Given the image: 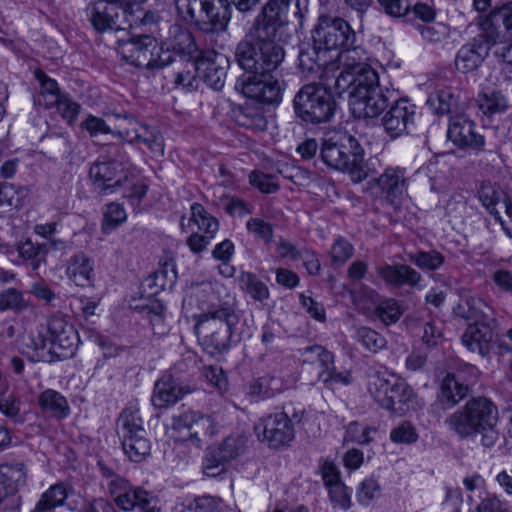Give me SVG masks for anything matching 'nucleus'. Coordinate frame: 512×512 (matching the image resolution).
<instances>
[{
  "label": "nucleus",
  "mask_w": 512,
  "mask_h": 512,
  "mask_svg": "<svg viewBox=\"0 0 512 512\" xmlns=\"http://www.w3.org/2000/svg\"><path fill=\"white\" fill-rule=\"evenodd\" d=\"M306 8L305 0H269L262 7L235 50L238 65L250 73L236 82L245 97L268 105L282 101L283 87L275 74L285 58L280 43L290 37V26H303Z\"/></svg>",
  "instance_id": "obj_1"
},
{
  "label": "nucleus",
  "mask_w": 512,
  "mask_h": 512,
  "mask_svg": "<svg viewBox=\"0 0 512 512\" xmlns=\"http://www.w3.org/2000/svg\"><path fill=\"white\" fill-rule=\"evenodd\" d=\"M497 422V406L486 397H474L449 414L444 420V426L461 440L480 435L481 444L491 448L499 439Z\"/></svg>",
  "instance_id": "obj_2"
},
{
  "label": "nucleus",
  "mask_w": 512,
  "mask_h": 512,
  "mask_svg": "<svg viewBox=\"0 0 512 512\" xmlns=\"http://www.w3.org/2000/svg\"><path fill=\"white\" fill-rule=\"evenodd\" d=\"M201 293L208 294L210 299L204 312L197 317L194 330L202 340L204 349L209 353H221L230 344L233 328L238 324L239 317L229 303L213 302V289L210 284L203 285Z\"/></svg>",
  "instance_id": "obj_3"
},
{
  "label": "nucleus",
  "mask_w": 512,
  "mask_h": 512,
  "mask_svg": "<svg viewBox=\"0 0 512 512\" xmlns=\"http://www.w3.org/2000/svg\"><path fill=\"white\" fill-rule=\"evenodd\" d=\"M320 156L327 166L348 172L354 182H361L367 177L363 149L348 133H337L325 139Z\"/></svg>",
  "instance_id": "obj_4"
},
{
  "label": "nucleus",
  "mask_w": 512,
  "mask_h": 512,
  "mask_svg": "<svg viewBox=\"0 0 512 512\" xmlns=\"http://www.w3.org/2000/svg\"><path fill=\"white\" fill-rule=\"evenodd\" d=\"M36 357L44 360L47 355L58 359L72 357L79 343V336L74 326L61 317L49 319L44 330L32 339Z\"/></svg>",
  "instance_id": "obj_5"
},
{
  "label": "nucleus",
  "mask_w": 512,
  "mask_h": 512,
  "mask_svg": "<svg viewBox=\"0 0 512 512\" xmlns=\"http://www.w3.org/2000/svg\"><path fill=\"white\" fill-rule=\"evenodd\" d=\"M178 15L205 33L224 31L230 21L228 0H178Z\"/></svg>",
  "instance_id": "obj_6"
},
{
  "label": "nucleus",
  "mask_w": 512,
  "mask_h": 512,
  "mask_svg": "<svg viewBox=\"0 0 512 512\" xmlns=\"http://www.w3.org/2000/svg\"><path fill=\"white\" fill-rule=\"evenodd\" d=\"M139 25L148 27L147 32L156 36L160 53L169 52L171 63L175 55H193L198 51L191 32L179 24L160 21L158 16L148 12L139 18Z\"/></svg>",
  "instance_id": "obj_7"
},
{
  "label": "nucleus",
  "mask_w": 512,
  "mask_h": 512,
  "mask_svg": "<svg viewBox=\"0 0 512 512\" xmlns=\"http://www.w3.org/2000/svg\"><path fill=\"white\" fill-rule=\"evenodd\" d=\"M142 27L143 31L139 35L118 41L119 55L131 65L150 70L171 64L169 52L160 53L156 36L147 32L148 27Z\"/></svg>",
  "instance_id": "obj_8"
},
{
  "label": "nucleus",
  "mask_w": 512,
  "mask_h": 512,
  "mask_svg": "<svg viewBox=\"0 0 512 512\" xmlns=\"http://www.w3.org/2000/svg\"><path fill=\"white\" fill-rule=\"evenodd\" d=\"M327 85L309 83L294 98V110L303 121L311 124L326 123L334 116L336 103Z\"/></svg>",
  "instance_id": "obj_9"
},
{
  "label": "nucleus",
  "mask_w": 512,
  "mask_h": 512,
  "mask_svg": "<svg viewBox=\"0 0 512 512\" xmlns=\"http://www.w3.org/2000/svg\"><path fill=\"white\" fill-rule=\"evenodd\" d=\"M368 392L374 400L389 411L402 410L396 404H407L416 397L413 389L402 379L394 378L387 371L370 369Z\"/></svg>",
  "instance_id": "obj_10"
},
{
  "label": "nucleus",
  "mask_w": 512,
  "mask_h": 512,
  "mask_svg": "<svg viewBox=\"0 0 512 512\" xmlns=\"http://www.w3.org/2000/svg\"><path fill=\"white\" fill-rule=\"evenodd\" d=\"M124 453L131 461L140 462L150 454L151 444L138 410L125 409L117 422Z\"/></svg>",
  "instance_id": "obj_11"
},
{
  "label": "nucleus",
  "mask_w": 512,
  "mask_h": 512,
  "mask_svg": "<svg viewBox=\"0 0 512 512\" xmlns=\"http://www.w3.org/2000/svg\"><path fill=\"white\" fill-rule=\"evenodd\" d=\"M313 42L325 50L341 49L357 42L355 31L343 18L321 15L312 32Z\"/></svg>",
  "instance_id": "obj_12"
},
{
  "label": "nucleus",
  "mask_w": 512,
  "mask_h": 512,
  "mask_svg": "<svg viewBox=\"0 0 512 512\" xmlns=\"http://www.w3.org/2000/svg\"><path fill=\"white\" fill-rule=\"evenodd\" d=\"M478 376L475 366L466 364L455 372H448L440 382L437 402L443 409H451L466 398L470 383Z\"/></svg>",
  "instance_id": "obj_13"
},
{
  "label": "nucleus",
  "mask_w": 512,
  "mask_h": 512,
  "mask_svg": "<svg viewBox=\"0 0 512 512\" xmlns=\"http://www.w3.org/2000/svg\"><path fill=\"white\" fill-rule=\"evenodd\" d=\"M86 14L93 28L99 33L133 27L132 21L127 18V10L111 0L90 3L86 8Z\"/></svg>",
  "instance_id": "obj_14"
},
{
  "label": "nucleus",
  "mask_w": 512,
  "mask_h": 512,
  "mask_svg": "<svg viewBox=\"0 0 512 512\" xmlns=\"http://www.w3.org/2000/svg\"><path fill=\"white\" fill-rule=\"evenodd\" d=\"M257 437L269 447L287 446L295 437L291 419L285 412H276L261 418L255 425Z\"/></svg>",
  "instance_id": "obj_15"
},
{
  "label": "nucleus",
  "mask_w": 512,
  "mask_h": 512,
  "mask_svg": "<svg viewBox=\"0 0 512 512\" xmlns=\"http://www.w3.org/2000/svg\"><path fill=\"white\" fill-rule=\"evenodd\" d=\"M367 61L366 50L356 42L341 48L336 59L324 66L323 77L326 79V85L332 88L335 77L362 70L363 66L368 65Z\"/></svg>",
  "instance_id": "obj_16"
},
{
  "label": "nucleus",
  "mask_w": 512,
  "mask_h": 512,
  "mask_svg": "<svg viewBox=\"0 0 512 512\" xmlns=\"http://www.w3.org/2000/svg\"><path fill=\"white\" fill-rule=\"evenodd\" d=\"M89 177L94 190L99 194L107 195L116 192L127 180L126 168L122 163L112 160L96 162L89 170Z\"/></svg>",
  "instance_id": "obj_17"
},
{
  "label": "nucleus",
  "mask_w": 512,
  "mask_h": 512,
  "mask_svg": "<svg viewBox=\"0 0 512 512\" xmlns=\"http://www.w3.org/2000/svg\"><path fill=\"white\" fill-rule=\"evenodd\" d=\"M175 429H188L189 440L198 448L207 439L213 437L219 429V425L212 415L201 412L187 411L174 418Z\"/></svg>",
  "instance_id": "obj_18"
},
{
  "label": "nucleus",
  "mask_w": 512,
  "mask_h": 512,
  "mask_svg": "<svg viewBox=\"0 0 512 512\" xmlns=\"http://www.w3.org/2000/svg\"><path fill=\"white\" fill-rule=\"evenodd\" d=\"M381 87L379 84L378 73L368 64L363 66L353 74H345L344 76L335 77L333 87L334 91L341 95L348 92L350 99L359 96L361 91H371Z\"/></svg>",
  "instance_id": "obj_19"
},
{
  "label": "nucleus",
  "mask_w": 512,
  "mask_h": 512,
  "mask_svg": "<svg viewBox=\"0 0 512 512\" xmlns=\"http://www.w3.org/2000/svg\"><path fill=\"white\" fill-rule=\"evenodd\" d=\"M391 96L390 90L382 87L367 93L360 90L359 96L350 99V105L358 117L374 118L388 107Z\"/></svg>",
  "instance_id": "obj_20"
},
{
  "label": "nucleus",
  "mask_w": 512,
  "mask_h": 512,
  "mask_svg": "<svg viewBox=\"0 0 512 512\" xmlns=\"http://www.w3.org/2000/svg\"><path fill=\"white\" fill-rule=\"evenodd\" d=\"M386 201L394 208H399L408 187L406 171L401 167H388L376 179Z\"/></svg>",
  "instance_id": "obj_21"
},
{
  "label": "nucleus",
  "mask_w": 512,
  "mask_h": 512,
  "mask_svg": "<svg viewBox=\"0 0 512 512\" xmlns=\"http://www.w3.org/2000/svg\"><path fill=\"white\" fill-rule=\"evenodd\" d=\"M453 315L468 323H484L489 326V322L496 319L493 308L483 299L466 296L460 299L456 306L453 307Z\"/></svg>",
  "instance_id": "obj_22"
},
{
  "label": "nucleus",
  "mask_w": 512,
  "mask_h": 512,
  "mask_svg": "<svg viewBox=\"0 0 512 512\" xmlns=\"http://www.w3.org/2000/svg\"><path fill=\"white\" fill-rule=\"evenodd\" d=\"M414 116L415 105L407 99H399L382 118V125L392 138H396L407 130L409 124L413 123Z\"/></svg>",
  "instance_id": "obj_23"
},
{
  "label": "nucleus",
  "mask_w": 512,
  "mask_h": 512,
  "mask_svg": "<svg viewBox=\"0 0 512 512\" xmlns=\"http://www.w3.org/2000/svg\"><path fill=\"white\" fill-rule=\"evenodd\" d=\"M447 137L460 148H480L484 138L475 132L474 123L464 115L450 118Z\"/></svg>",
  "instance_id": "obj_24"
},
{
  "label": "nucleus",
  "mask_w": 512,
  "mask_h": 512,
  "mask_svg": "<svg viewBox=\"0 0 512 512\" xmlns=\"http://www.w3.org/2000/svg\"><path fill=\"white\" fill-rule=\"evenodd\" d=\"M497 324V319L489 322V326H486L484 323H470L461 337L462 344L470 352L486 357L490 353V345L494 335L493 331Z\"/></svg>",
  "instance_id": "obj_25"
},
{
  "label": "nucleus",
  "mask_w": 512,
  "mask_h": 512,
  "mask_svg": "<svg viewBox=\"0 0 512 512\" xmlns=\"http://www.w3.org/2000/svg\"><path fill=\"white\" fill-rule=\"evenodd\" d=\"M227 67V57L215 51L209 52L197 61V70L202 73L204 82L214 90H221L224 87Z\"/></svg>",
  "instance_id": "obj_26"
},
{
  "label": "nucleus",
  "mask_w": 512,
  "mask_h": 512,
  "mask_svg": "<svg viewBox=\"0 0 512 512\" xmlns=\"http://www.w3.org/2000/svg\"><path fill=\"white\" fill-rule=\"evenodd\" d=\"M190 392L189 387L179 385L172 375L166 374L155 383L151 401L155 408H168Z\"/></svg>",
  "instance_id": "obj_27"
},
{
  "label": "nucleus",
  "mask_w": 512,
  "mask_h": 512,
  "mask_svg": "<svg viewBox=\"0 0 512 512\" xmlns=\"http://www.w3.org/2000/svg\"><path fill=\"white\" fill-rule=\"evenodd\" d=\"M377 275L389 286L401 287L404 285L414 287L422 277L419 272L404 264H381L376 266Z\"/></svg>",
  "instance_id": "obj_28"
},
{
  "label": "nucleus",
  "mask_w": 512,
  "mask_h": 512,
  "mask_svg": "<svg viewBox=\"0 0 512 512\" xmlns=\"http://www.w3.org/2000/svg\"><path fill=\"white\" fill-rule=\"evenodd\" d=\"M27 472L23 463L0 465V504L14 496L26 484Z\"/></svg>",
  "instance_id": "obj_29"
},
{
  "label": "nucleus",
  "mask_w": 512,
  "mask_h": 512,
  "mask_svg": "<svg viewBox=\"0 0 512 512\" xmlns=\"http://www.w3.org/2000/svg\"><path fill=\"white\" fill-rule=\"evenodd\" d=\"M116 505L125 510L132 511L134 508L142 512H160L157 499L141 487L129 486L120 497L115 500Z\"/></svg>",
  "instance_id": "obj_30"
},
{
  "label": "nucleus",
  "mask_w": 512,
  "mask_h": 512,
  "mask_svg": "<svg viewBox=\"0 0 512 512\" xmlns=\"http://www.w3.org/2000/svg\"><path fill=\"white\" fill-rule=\"evenodd\" d=\"M72 488L64 482H57L45 490L30 512H57L64 506Z\"/></svg>",
  "instance_id": "obj_31"
},
{
  "label": "nucleus",
  "mask_w": 512,
  "mask_h": 512,
  "mask_svg": "<svg viewBox=\"0 0 512 512\" xmlns=\"http://www.w3.org/2000/svg\"><path fill=\"white\" fill-rule=\"evenodd\" d=\"M320 49L321 47H318L314 42L313 45L309 43L300 45L298 68L304 77H319L323 80L324 85H326V79L323 77L324 67L322 68V63L319 57Z\"/></svg>",
  "instance_id": "obj_32"
},
{
  "label": "nucleus",
  "mask_w": 512,
  "mask_h": 512,
  "mask_svg": "<svg viewBox=\"0 0 512 512\" xmlns=\"http://www.w3.org/2000/svg\"><path fill=\"white\" fill-rule=\"evenodd\" d=\"M488 55L487 47L481 43L470 42L460 48L457 53L455 64L463 73L476 70Z\"/></svg>",
  "instance_id": "obj_33"
},
{
  "label": "nucleus",
  "mask_w": 512,
  "mask_h": 512,
  "mask_svg": "<svg viewBox=\"0 0 512 512\" xmlns=\"http://www.w3.org/2000/svg\"><path fill=\"white\" fill-rule=\"evenodd\" d=\"M66 275L77 286L90 285L93 275V260L83 252L73 255L68 261Z\"/></svg>",
  "instance_id": "obj_34"
},
{
  "label": "nucleus",
  "mask_w": 512,
  "mask_h": 512,
  "mask_svg": "<svg viewBox=\"0 0 512 512\" xmlns=\"http://www.w3.org/2000/svg\"><path fill=\"white\" fill-rule=\"evenodd\" d=\"M35 78L40 84L39 93L34 98L35 102L46 109L54 107L64 95L60 91L58 83L41 70L35 71Z\"/></svg>",
  "instance_id": "obj_35"
},
{
  "label": "nucleus",
  "mask_w": 512,
  "mask_h": 512,
  "mask_svg": "<svg viewBox=\"0 0 512 512\" xmlns=\"http://www.w3.org/2000/svg\"><path fill=\"white\" fill-rule=\"evenodd\" d=\"M38 404L44 413L57 419H64L70 413L67 399L52 389H47L39 395Z\"/></svg>",
  "instance_id": "obj_36"
},
{
  "label": "nucleus",
  "mask_w": 512,
  "mask_h": 512,
  "mask_svg": "<svg viewBox=\"0 0 512 512\" xmlns=\"http://www.w3.org/2000/svg\"><path fill=\"white\" fill-rule=\"evenodd\" d=\"M459 97L451 87L436 90L427 100V104L437 114H448L458 110Z\"/></svg>",
  "instance_id": "obj_37"
},
{
  "label": "nucleus",
  "mask_w": 512,
  "mask_h": 512,
  "mask_svg": "<svg viewBox=\"0 0 512 512\" xmlns=\"http://www.w3.org/2000/svg\"><path fill=\"white\" fill-rule=\"evenodd\" d=\"M239 285L255 301L263 302L269 298L267 285L252 272H241Z\"/></svg>",
  "instance_id": "obj_38"
},
{
  "label": "nucleus",
  "mask_w": 512,
  "mask_h": 512,
  "mask_svg": "<svg viewBox=\"0 0 512 512\" xmlns=\"http://www.w3.org/2000/svg\"><path fill=\"white\" fill-rule=\"evenodd\" d=\"M479 110L487 116L501 113L507 108L506 98L499 91H486L480 93L476 99Z\"/></svg>",
  "instance_id": "obj_39"
},
{
  "label": "nucleus",
  "mask_w": 512,
  "mask_h": 512,
  "mask_svg": "<svg viewBox=\"0 0 512 512\" xmlns=\"http://www.w3.org/2000/svg\"><path fill=\"white\" fill-rule=\"evenodd\" d=\"M304 363H318L321 371H327L334 363V355L321 345L307 346L300 350Z\"/></svg>",
  "instance_id": "obj_40"
},
{
  "label": "nucleus",
  "mask_w": 512,
  "mask_h": 512,
  "mask_svg": "<svg viewBox=\"0 0 512 512\" xmlns=\"http://www.w3.org/2000/svg\"><path fill=\"white\" fill-rule=\"evenodd\" d=\"M190 220L197 225L199 230L209 235L210 238H213L218 231V220L209 214L199 203L192 204Z\"/></svg>",
  "instance_id": "obj_41"
},
{
  "label": "nucleus",
  "mask_w": 512,
  "mask_h": 512,
  "mask_svg": "<svg viewBox=\"0 0 512 512\" xmlns=\"http://www.w3.org/2000/svg\"><path fill=\"white\" fill-rule=\"evenodd\" d=\"M139 130L135 143L145 145L152 153L163 155L164 154V143L161 133L146 125H136Z\"/></svg>",
  "instance_id": "obj_42"
},
{
  "label": "nucleus",
  "mask_w": 512,
  "mask_h": 512,
  "mask_svg": "<svg viewBox=\"0 0 512 512\" xmlns=\"http://www.w3.org/2000/svg\"><path fill=\"white\" fill-rule=\"evenodd\" d=\"M215 447L222 454V458L230 462L245 452L247 437L242 434L230 435Z\"/></svg>",
  "instance_id": "obj_43"
},
{
  "label": "nucleus",
  "mask_w": 512,
  "mask_h": 512,
  "mask_svg": "<svg viewBox=\"0 0 512 512\" xmlns=\"http://www.w3.org/2000/svg\"><path fill=\"white\" fill-rule=\"evenodd\" d=\"M409 260L423 270H437L445 262V257L436 250L419 251L408 255Z\"/></svg>",
  "instance_id": "obj_44"
},
{
  "label": "nucleus",
  "mask_w": 512,
  "mask_h": 512,
  "mask_svg": "<svg viewBox=\"0 0 512 512\" xmlns=\"http://www.w3.org/2000/svg\"><path fill=\"white\" fill-rule=\"evenodd\" d=\"M227 463L228 461L222 458V454L216 447L209 448L203 459V473L208 477L219 476L225 471Z\"/></svg>",
  "instance_id": "obj_45"
},
{
  "label": "nucleus",
  "mask_w": 512,
  "mask_h": 512,
  "mask_svg": "<svg viewBox=\"0 0 512 512\" xmlns=\"http://www.w3.org/2000/svg\"><path fill=\"white\" fill-rule=\"evenodd\" d=\"M402 314L401 306L394 299H386L375 308V315L385 325L396 323Z\"/></svg>",
  "instance_id": "obj_46"
},
{
  "label": "nucleus",
  "mask_w": 512,
  "mask_h": 512,
  "mask_svg": "<svg viewBox=\"0 0 512 512\" xmlns=\"http://www.w3.org/2000/svg\"><path fill=\"white\" fill-rule=\"evenodd\" d=\"M354 254L353 245L345 238L339 237L330 250V262L333 267L343 266Z\"/></svg>",
  "instance_id": "obj_47"
},
{
  "label": "nucleus",
  "mask_w": 512,
  "mask_h": 512,
  "mask_svg": "<svg viewBox=\"0 0 512 512\" xmlns=\"http://www.w3.org/2000/svg\"><path fill=\"white\" fill-rule=\"evenodd\" d=\"M127 215L123 206L118 203H111L107 206L102 222V231L109 234L116 227L126 221Z\"/></svg>",
  "instance_id": "obj_48"
},
{
  "label": "nucleus",
  "mask_w": 512,
  "mask_h": 512,
  "mask_svg": "<svg viewBox=\"0 0 512 512\" xmlns=\"http://www.w3.org/2000/svg\"><path fill=\"white\" fill-rule=\"evenodd\" d=\"M494 20L490 14V17L486 18L481 24L479 35L473 39L474 42L481 43L484 47H487L488 51L500 41L501 37L500 31L494 24Z\"/></svg>",
  "instance_id": "obj_49"
},
{
  "label": "nucleus",
  "mask_w": 512,
  "mask_h": 512,
  "mask_svg": "<svg viewBox=\"0 0 512 512\" xmlns=\"http://www.w3.org/2000/svg\"><path fill=\"white\" fill-rule=\"evenodd\" d=\"M142 311L149 319L154 334L164 335L167 330L164 317L165 307L161 303L156 302L144 307Z\"/></svg>",
  "instance_id": "obj_50"
},
{
  "label": "nucleus",
  "mask_w": 512,
  "mask_h": 512,
  "mask_svg": "<svg viewBox=\"0 0 512 512\" xmlns=\"http://www.w3.org/2000/svg\"><path fill=\"white\" fill-rule=\"evenodd\" d=\"M479 200L483 206L493 215L495 219L499 215V212L495 209L500 199V192L489 182H483L478 191Z\"/></svg>",
  "instance_id": "obj_51"
},
{
  "label": "nucleus",
  "mask_w": 512,
  "mask_h": 512,
  "mask_svg": "<svg viewBox=\"0 0 512 512\" xmlns=\"http://www.w3.org/2000/svg\"><path fill=\"white\" fill-rule=\"evenodd\" d=\"M359 341L370 351L377 352L386 346V339L377 331L368 327L357 330Z\"/></svg>",
  "instance_id": "obj_52"
},
{
  "label": "nucleus",
  "mask_w": 512,
  "mask_h": 512,
  "mask_svg": "<svg viewBox=\"0 0 512 512\" xmlns=\"http://www.w3.org/2000/svg\"><path fill=\"white\" fill-rule=\"evenodd\" d=\"M390 439L397 444H411L417 441L418 434L410 422L404 421L391 430Z\"/></svg>",
  "instance_id": "obj_53"
},
{
  "label": "nucleus",
  "mask_w": 512,
  "mask_h": 512,
  "mask_svg": "<svg viewBox=\"0 0 512 512\" xmlns=\"http://www.w3.org/2000/svg\"><path fill=\"white\" fill-rule=\"evenodd\" d=\"M371 432H375V430L358 422H351L347 426L344 440L362 445L368 444L372 441L370 437Z\"/></svg>",
  "instance_id": "obj_54"
},
{
  "label": "nucleus",
  "mask_w": 512,
  "mask_h": 512,
  "mask_svg": "<svg viewBox=\"0 0 512 512\" xmlns=\"http://www.w3.org/2000/svg\"><path fill=\"white\" fill-rule=\"evenodd\" d=\"M46 246L41 244L33 243L30 240L25 241L19 247V253L23 258L30 259L33 261V268L37 269L39 263L44 261L46 255Z\"/></svg>",
  "instance_id": "obj_55"
},
{
  "label": "nucleus",
  "mask_w": 512,
  "mask_h": 512,
  "mask_svg": "<svg viewBox=\"0 0 512 512\" xmlns=\"http://www.w3.org/2000/svg\"><path fill=\"white\" fill-rule=\"evenodd\" d=\"M249 182L252 186L258 188L262 193H274L279 189L274 177L261 171L254 170L249 175Z\"/></svg>",
  "instance_id": "obj_56"
},
{
  "label": "nucleus",
  "mask_w": 512,
  "mask_h": 512,
  "mask_svg": "<svg viewBox=\"0 0 512 512\" xmlns=\"http://www.w3.org/2000/svg\"><path fill=\"white\" fill-rule=\"evenodd\" d=\"M380 485L373 479H365L360 483L357 491V499L363 505H369L376 497L379 496Z\"/></svg>",
  "instance_id": "obj_57"
},
{
  "label": "nucleus",
  "mask_w": 512,
  "mask_h": 512,
  "mask_svg": "<svg viewBox=\"0 0 512 512\" xmlns=\"http://www.w3.org/2000/svg\"><path fill=\"white\" fill-rule=\"evenodd\" d=\"M246 228L248 232L256 235L258 238L262 239L265 243H270L273 237V226L260 219V218H251L246 223Z\"/></svg>",
  "instance_id": "obj_58"
},
{
  "label": "nucleus",
  "mask_w": 512,
  "mask_h": 512,
  "mask_svg": "<svg viewBox=\"0 0 512 512\" xmlns=\"http://www.w3.org/2000/svg\"><path fill=\"white\" fill-rule=\"evenodd\" d=\"M60 115L67 120L68 123H72L78 116L80 111V105L73 101L70 96L64 94L55 106Z\"/></svg>",
  "instance_id": "obj_59"
},
{
  "label": "nucleus",
  "mask_w": 512,
  "mask_h": 512,
  "mask_svg": "<svg viewBox=\"0 0 512 512\" xmlns=\"http://www.w3.org/2000/svg\"><path fill=\"white\" fill-rule=\"evenodd\" d=\"M25 306L23 295L16 289L10 288L0 294V311L22 309Z\"/></svg>",
  "instance_id": "obj_60"
},
{
  "label": "nucleus",
  "mask_w": 512,
  "mask_h": 512,
  "mask_svg": "<svg viewBox=\"0 0 512 512\" xmlns=\"http://www.w3.org/2000/svg\"><path fill=\"white\" fill-rule=\"evenodd\" d=\"M0 411L16 423L23 421L20 413V401L13 396L0 400Z\"/></svg>",
  "instance_id": "obj_61"
},
{
  "label": "nucleus",
  "mask_w": 512,
  "mask_h": 512,
  "mask_svg": "<svg viewBox=\"0 0 512 512\" xmlns=\"http://www.w3.org/2000/svg\"><path fill=\"white\" fill-rule=\"evenodd\" d=\"M281 340V329L276 323H267L263 326L261 341L269 349L277 347Z\"/></svg>",
  "instance_id": "obj_62"
},
{
  "label": "nucleus",
  "mask_w": 512,
  "mask_h": 512,
  "mask_svg": "<svg viewBox=\"0 0 512 512\" xmlns=\"http://www.w3.org/2000/svg\"><path fill=\"white\" fill-rule=\"evenodd\" d=\"M329 489L330 499L333 503L342 509H348L351 506V498L347 487L341 482L331 486Z\"/></svg>",
  "instance_id": "obj_63"
},
{
  "label": "nucleus",
  "mask_w": 512,
  "mask_h": 512,
  "mask_svg": "<svg viewBox=\"0 0 512 512\" xmlns=\"http://www.w3.org/2000/svg\"><path fill=\"white\" fill-rule=\"evenodd\" d=\"M203 375L207 381L215 388L223 391L227 387V379L221 367L209 366L203 369Z\"/></svg>",
  "instance_id": "obj_64"
}]
</instances>
